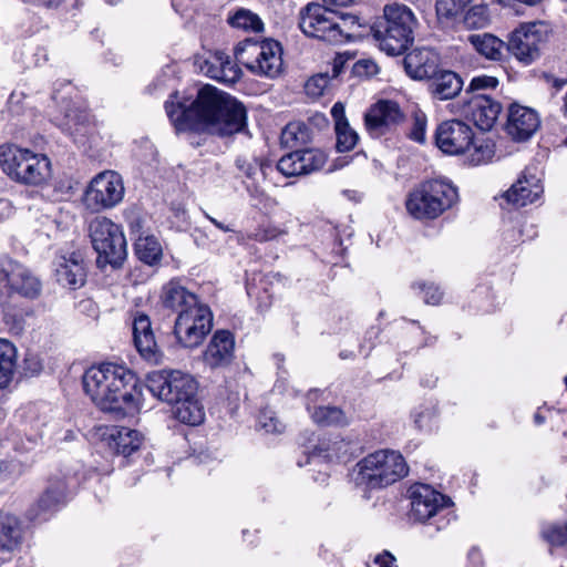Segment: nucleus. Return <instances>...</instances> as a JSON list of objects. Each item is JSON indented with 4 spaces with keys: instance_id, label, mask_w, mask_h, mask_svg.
I'll use <instances>...</instances> for the list:
<instances>
[{
    "instance_id": "obj_7",
    "label": "nucleus",
    "mask_w": 567,
    "mask_h": 567,
    "mask_svg": "<svg viewBox=\"0 0 567 567\" xmlns=\"http://www.w3.org/2000/svg\"><path fill=\"white\" fill-rule=\"evenodd\" d=\"M458 199L457 189L442 179L423 182L405 202L408 213L415 219L431 220L450 209Z\"/></svg>"
},
{
    "instance_id": "obj_21",
    "label": "nucleus",
    "mask_w": 567,
    "mask_h": 567,
    "mask_svg": "<svg viewBox=\"0 0 567 567\" xmlns=\"http://www.w3.org/2000/svg\"><path fill=\"white\" fill-rule=\"evenodd\" d=\"M540 120L537 112L530 107L512 104L508 110L506 132L517 142L529 140L539 128Z\"/></svg>"
},
{
    "instance_id": "obj_63",
    "label": "nucleus",
    "mask_w": 567,
    "mask_h": 567,
    "mask_svg": "<svg viewBox=\"0 0 567 567\" xmlns=\"http://www.w3.org/2000/svg\"><path fill=\"white\" fill-rule=\"evenodd\" d=\"M357 0H323L327 6L347 7L353 4Z\"/></svg>"
},
{
    "instance_id": "obj_24",
    "label": "nucleus",
    "mask_w": 567,
    "mask_h": 567,
    "mask_svg": "<svg viewBox=\"0 0 567 567\" xmlns=\"http://www.w3.org/2000/svg\"><path fill=\"white\" fill-rule=\"evenodd\" d=\"M439 54L427 48L414 49L404 58L406 73L416 80L431 79L439 71Z\"/></svg>"
},
{
    "instance_id": "obj_58",
    "label": "nucleus",
    "mask_w": 567,
    "mask_h": 567,
    "mask_svg": "<svg viewBox=\"0 0 567 567\" xmlns=\"http://www.w3.org/2000/svg\"><path fill=\"white\" fill-rule=\"evenodd\" d=\"M13 206L9 199L0 198V220L8 218L12 213Z\"/></svg>"
},
{
    "instance_id": "obj_64",
    "label": "nucleus",
    "mask_w": 567,
    "mask_h": 567,
    "mask_svg": "<svg viewBox=\"0 0 567 567\" xmlns=\"http://www.w3.org/2000/svg\"><path fill=\"white\" fill-rule=\"evenodd\" d=\"M206 217L213 223L217 228H219L223 231H231V228L224 225L223 223H219L215 218L210 217L209 215H206Z\"/></svg>"
},
{
    "instance_id": "obj_48",
    "label": "nucleus",
    "mask_w": 567,
    "mask_h": 567,
    "mask_svg": "<svg viewBox=\"0 0 567 567\" xmlns=\"http://www.w3.org/2000/svg\"><path fill=\"white\" fill-rule=\"evenodd\" d=\"M353 72L359 76H372L379 72V66L373 60L362 59L354 63Z\"/></svg>"
},
{
    "instance_id": "obj_20",
    "label": "nucleus",
    "mask_w": 567,
    "mask_h": 567,
    "mask_svg": "<svg viewBox=\"0 0 567 567\" xmlns=\"http://www.w3.org/2000/svg\"><path fill=\"white\" fill-rule=\"evenodd\" d=\"M544 188L537 169L527 167L520 174L516 183L507 189L503 197L516 207H523L533 204L540 197Z\"/></svg>"
},
{
    "instance_id": "obj_1",
    "label": "nucleus",
    "mask_w": 567,
    "mask_h": 567,
    "mask_svg": "<svg viewBox=\"0 0 567 567\" xmlns=\"http://www.w3.org/2000/svg\"><path fill=\"white\" fill-rule=\"evenodd\" d=\"M176 99L177 93L172 94L165 110L177 131L226 136L240 132L246 125L244 105L212 85L202 87L189 107Z\"/></svg>"
},
{
    "instance_id": "obj_28",
    "label": "nucleus",
    "mask_w": 567,
    "mask_h": 567,
    "mask_svg": "<svg viewBox=\"0 0 567 567\" xmlns=\"http://www.w3.org/2000/svg\"><path fill=\"white\" fill-rule=\"evenodd\" d=\"M173 414L182 423L197 426L205 419V411L198 401L196 393L184 396L181 401L173 404Z\"/></svg>"
},
{
    "instance_id": "obj_31",
    "label": "nucleus",
    "mask_w": 567,
    "mask_h": 567,
    "mask_svg": "<svg viewBox=\"0 0 567 567\" xmlns=\"http://www.w3.org/2000/svg\"><path fill=\"white\" fill-rule=\"evenodd\" d=\"M470 43L475 50L489 60H499L504 42L489 33L472 34L468 37Z\"/></svg>"
},
{
    "instance_id": "obj_49",
    "label": "nucleus",
    "mask_w": 567,
    "mask_h": 567,
    "mask_svg": "<svg viewBox=\"0 0 567 567\" xmlns=\"http://www.w3.org/2000/svg\"><path fill=\"white\" fill-rule=\"evenodd\" d=\"M497 85H498L497 78L484 74V75L474 76L470 83V89L472 91L495 89Z\"/></svg>"
},
{
    "instance_id": "obj_8",
    "label": "nucleus",
    "mask_w": 567,
    "mask_h": 567,
    "mask_svg": "<svg viewBox=\"0 0 567 567\" xmlns=\"http://www.w3.org/2000/svg\"><path fill=\"white\" fill-rule=\"evenodd\" d=\"M234 54L256 76L276 79L282 72V47L276 40L245 39L235 47Z\"/></svg>"
},
{
    "instance_id": "obj_6",
    "label": "nucleus",
    "mask_w": 567,
    "mask_h": 567,
    "mask_svg": "<svg viewBox=\"0 0 567 567\" xmlns=\"http://www.w3.org/2000/svg\"><path fill=\"white\" fill-rule=\"evenodd\" d=\"M404 457L390 450H380L363 457L355 470L357 485L368 488L386 487L408 475Z\"/></svg>"
},
{
    "instance_id": "obj_26",
    "label": "nucleus",
    "mask_w": 567,
    "mask_h": 567,
    "mask_svg": "<svg viewBox=\"0 0 567 567\" xmlns=\"http://www.w3.org/2000/svg\"><path fill=\"white\" fill-rule=\"evenodd\" d=\"M161 302L164 308L177 312V316L179 312L190 310L202 303L197 296L184 287L177 279H172L163 286Z\"/></svg>"
},
{
    "instance_id": "obj_30",
    "label": "nucleus",
    "mask_w": 567,
    "mask_h": 567,
    "mask_svg": "<svg viewBox=\"0 0 567 567\" xmlns=\"http://www.w3.org/2000/svg\"><path fill=\"white\" fill-rule=\"evenodd\" d=\"M17 370V349L8 340L0 339V389L7 388Z\"/></svg>"
},
{
    "instance_id": "obj_46",
    "label": "nucleus",
    "mask_w": 567,
    "mask_h": 567,
    "mask_svg": "<svg viewBox=\"0 0 567 567\" xmlns=\"http://www.w3.org/2000/svg\"><path fill=\"white\" fill-rule=\"evenodd\" d=\"M59 499L58 497L51 493H45L38 502L37 509L38 512L32 516V518L43 516L45 518V514L53 511L58 506Z\"/></svg>"
},
{
    "instance_id": "obj_33",
    "label": "nucleus",
    "mask_w": 567,
    "mask_h": 567,
    "mask_svg": "<svg viewBox=\"0 0 567 567\" xmlns=\"http://www.w3.org/2000/svg\"><path fill=\"white\" fill-rule=\"evenodd\" d=\"M236 166L252 185H256L265 178L266 168L269 167V164L256 156L243 155L237 157Z\"/></svg>"
},
{
    "instance_id": "obj_42",
    "label": "nucleus",
    "mask_w": 567,
    "mask_h": 567,
    "mask_svg": "<svg viewBox=\"0 0 567 567\" xmlns=\"http://www.w3.org/2000/svg\"><path fill=\"white\" fill-rule=\"evenodd\" d=\"M542 535L551 546H564L567 543V522L560 524H549L542 530Z\"/></svg>"
},
{
    "instance_id": "obj_18",
    "label": "nucleus",
    "mask_w": 567,
    "mask_h": 567,
    "mask_svg": "<svg viewBox=\"0 0 567 567\" xmlns=\"http://www.w3.org/2000/svg\"><path fill=\"white\" fill-rule=\"evenodd\" d=\"M94 435L111 451L123 456L133 454L143 442V436L137 431L115 425H99Z\"/></svg>"
},
{
    "instance_id": "obj_50",
    "label": "nucleus",
    "mask_w": 567,
    "mask_h": 567,
    "mask_svg": "<svg viewBox=\"0 0 567 567\" xmlns=\"http://www.w3.org/2000/svg\"><path fill=\"white\" fill-rule=\"evenodd\" d=\"M341 442H334L332 444V447L329 444H326L324 442L319 444L315 447L313 452L310 455L311 460H315L317 457H324L326 460H332L334 456H338V449L337 445H339Z\"/></svg>"
},
{
    "instance_id": "obj_5",
    "label": "nucleus",
    "mask_w": 567,
    "mask_h": 567,
    "mask_svg": "<svg viewBox=\"0 0 567 567\" xmlns=\"http://www.w3.org/2000/svg\"><path fill=\"white\" fill-rule=\"evenodd\" d=\"M0 167L10 179L27 186H42L52 177L47 155L11 143L0 145Z\"/></svg>"
},
{
    "instance_id": "obj_59",
    "label": "nucleus",
    "mask_w": 567,
    "mask_h": 567,
    "mask_svg": "<svg viewBox=\"0 0 567 567\" xmlns=\"http://www.w3.org/2000/svg\"><path fill=\"white\" fill-rule=\"evenodd\" d=\"M280 233L275 229V228H270V229H265L262 231V234H257V238L259 240H271V239H275Z\"/></svg>"
},
{
    "instance_id": "obj_9",
    "label": "nucleus",
    "mask_w": 567,
    "mask_h": 567,
    "mask_svg": "<svg viewBox=\"0 0 567 567\" xmlns=\"http://www.w3.org/2000/svg\"><path fill=\"white\" fill-rule=\"evenodd\" d=\"M87 233L97 254L99 267L122 266L127 251L126 239L120 225L105 216H95L87 223Z\"/></svg>"
},
{
    "instance_id": "obj_3",
    "label": "nucleus",
    "mask_w": 567,
    "mask_h": 567,
    "mask_svg": "<svg viewBox=\"0 0 567 567\" xmlns=\"http://www.w3.org/2000/svg\"><path fill=\"white\" fill-rule=\"evenodd\" d=\"M298 25L308 38L329 44L351 41L361 27L359 17L332 10L318 2H309L300 9Z\"/></svg>"
},
{
    "instance_id": "obj_56",
    "label": "nucleus",
    "mask_w": 567,
    "mask_h": 567,
    "mask_svg": "<svg viewBox=\"0 0 567 567\" xmlns=\"http://www.w3.org/2000/svg\"><path fill=\"white\" fill-rule=\"evenodd\" d=\"M331 115L334 120V126L342 122H348L344 115V106L341 103H336L331 109Z\"/></svg>"
},
{
    "instance_id": "obj_41",
    "label": "nucleus",
    "mask_w": 567,
    "mask_h": 567,
    "mask_svg": "<svg viewBox=\"0 0 567 567\" xmlns=\"http://www.w3.org/2000/svg\"><path fill=\"white\" fill-rule=\"evenodd\" d=\"M337 135V148L339 152H349L354 148L359 136L357 132L350 127L348 122H342L334 126Z\"/></svg>"
},
{
    "instance_id": "obj_36",
    "label": "nucleus",
    "mask_w": 567,
    "mask_h": 567,
    "mask_svg": "<svg viewBox=\"0 0 567 567\" xmlns=\"http://www.w3.org/2000/svg\"><path fill=\"white\" fill-rule=\"evenodd\" d=\"M473 0H436L435 10L440 19L457 21Z\"/></svg>"
},
{
    "instance_id": "obj_44",
    "label": "nucleus",
    "mask_w": 567,
    "mask_h": 567,
    "mask_svg": "<svg viewBox=\"0 0 567 567\" xmlns=\"http://www.w3.org/2000/svg\"><path fill=\"white\" fill-rule=\"evenodd\" d=\"M330 82V76L327 73H319L311 76L305 84L307 95L311 97H319L323 94Z\"/></svg>"
},
{
    "instance_id": "obj_57",
    "label": "nucleus",
    "mask_w": 567,
    "mask_h": 567,
    "mask_svg": "<svg viewBox=\"0 0 567 567\" xmlns=\"http://www.w3.org/2000/svg\"><path fill=\"white\" fill-rule=\"evenodd\" d=\"M544 79L546 83L554 87L556 91L561 90L567 84V79H559L551 74H544Z\"/></svg>"
},
{
    "instance_id": "obj_29",
    "label": "nucleus",
    "mask_w": 567,
    "mask_h": 567,
    "mask_svg": "<svg viewBox=\"0 0 567 567\" xmlns=\"http://www.w3.org/2000/svg\"><path fill=\"white\" fill-rule=\"evenodd\" d=\"M23 527L20 519L10 513H0V536L2 548L13 550L23 542Z\"/></svg>"
},
{
    "instance_id": "obj_15",
    "label": "nucleus",
    "mask_w": 567,
    "mask_h": 567,
    "mask_svg": "<svg viewBox=\"0 0 567 567\" xmlns=\"http://www.w3.org/2000/svg\"><path fill=\"white\" fill-rule=\"evenodd\" d=\"M0 279L11 290L27 298H35L41 291L40 280L23 265L4 257L0 261Z\"/></svg>"
},
{
    "instance_id": "obj_4",
    "label": "nucleus",
    "mask_w": 567,
    "mask_h": 567,
    "mask_svg": "<svg viewBox=\"0 0 567 567\" xmlns=\"http://www.w3.org/2000/svg\"><path fill=\"white\" fill-rule=\"evenodd\" d=\"M419 20L406 4L392 2L383 8V21L373 28L379 47L389 55L404 53L414 41Z\"/></svg>"
},
{
    "instance_id": "obj_14",
    "label": "nucleus",
    "mask_w": 567,
    "mask_h": 567,
    "mask_svg": "<svg viewBox=\"0 0 567 567\" xmlns=\"http://www.w3.org/2000/svg\"><path fill=\"white\" fill-rule=\"evenodd\" d=\"M543 31L540 23L522 24L508 40V51L522 63L528 65L540 55Z\"/></svg>"
},
{
    "instance_id": "obj_16",
    "label": "nucleus",
    "mask_w": 567,
    "mask_h": 567,
    "mask_svg": "<svg viewBox=\"0 0 567 567\" xmlns=\"http://www.w3.org/2000/svg\"><path fill=\"white\" fill-rule=\"evenodd\" d=\"M405 120V114L395 101L380 100L364 115V124L372 136H381Z\"/></svg>"
},
{
    "instance_id": "obj_25",
    "label": "nucleus",
    "mask_w": 567,
    "mask_h": 567,
    "mask_svg": "<svg viewBox=\"0 0 567 567\" xmlns=\"http://www.w3.org/2000/svg\"><path fill=\"white\" fill-rule=\"evenodd\" d=\"M502 106L487 94H475L468 102L467 116L482 131H488L495 124Z\"/></svg>"
},
{
    "instance_id": "obj_11",
    "label": "nucleus",
    "mask_w": 567,
    "mask_h": 567,
    "mask_svg": "<svg viewBox=\"0 0 567 567\" xmlns=\"http://www.w3.org/2000/svg\"><path fill=\"white\" fill-rule=\"evenodd\" d=\"M147 388L159 400L174 404L184 396L197 393L194 378L179 370L153 371L147 375Z\"/></svg>"
},
{
    "instance_id": "obj_27",
    "label": "nucleus",
    "mask_w": 567,
    "mask_h": 567,
    "mask_svg": "<svg viewBox=\"0 0 567 567\" xmlns=\"http://www.w3.org/2000/svg\"><path fill=\"white\" fill-rule=\"evenodd\" d=\"M463 87L462 79L452 71H437L431 78L430 91L434 97L444 101L455 97Z\"/></svg>"
},
{
    "instance_id": "obj_45",
    "label": "nucleus",
    "mask_w": 567,
    "mask_h": 567,
    "mask_svg": "<svg viewBox=\"0 0 567 567\" xmlns=\"http://www.w3.org/2000/svg\"><path fill=\"white\" fill-rule=\"evenodd\" d=\"M426 116L423 113H415L413 125L409 133L411 140L423 143L425 141Z\"/></svg>"
},
{
    "instance_id": "obj_53",
    "label": "nucleus",
    "mask_w": 567,
    "mask_h": 567,
    "mask_svg": "<svg viewBox=\"0 0 567 567\" xmlns=\"http://www.w3.org/2000/svg\"><path fill=\"white\" fill-rule=\"evenodd\" d=\"M421 289L424 290V301L429 305H437L442 299V292L439 287L434 285H422Z\"/></svg>"
},
{
    "instance_id": "obj_40",
    "label": "nucleus",
    "mask_w": 567,
    "mask_h": 567,
    "mask_svg": "<svg viewBox=\"0 0 567 567\" xmlns=\"http://www.w3.org/2000/svg\"><path fill=\"white\" fill-rule=\"evenodd\" d=\"M466 153H468L470 162L473 165L487 163L494 156V144L489 141L475 140L473 136V144Z\"/></svg>"
},
{
    "instance_id": "obj_43",
    "label": "nucleus",
    "mask_w": 567,
    "mask_h": 567,
    "mask_svg": "<svg viewBox=\"0 0 567 567\" xmlns=\"http://www.w3.org/2000/svg\"><path fill=\"white\" fill-rule=\"evenodd\" d=\"M301 167L298 151L282 156L277 164L278 171L287 177L302 175Z\"/></svg>"
},
{
    "instance_id": "obj_35",
    "label": "nucleus",
    "mask_w": 567,
    "mask_h": 567,
    "mask_svg": "<svg viewBox=\"0 0 567 567\" xmlns=\"http://www.w3.org/2000/svg\"><path fill=\"white\" fill-rule=\"evenodd\" d=\"M312 420L322 426H344L349 420L344 412L337 406H318L311 412Z\"/></svg>"
},
{
    "instance_id": "obj_19",
    "label": "nucleus",
    "mask_w": 567,
    "mask_h": 567,
    "mask_svg": "<svg viewBox=\"0 0 567 567\" xmlns=\"http://www.w3.org/2000/svg\"><path fill=\"white\" fill-rule=\"evenodd\" d=\"M202 73L225 84H234L241 76V70L227 54L220 51L196 59Z\"/></svg>"
},
{
    "instance_id": "obj_60",
    "label": "nucleus",
    "mask_w": 567,
    "mask_h": 567,
    "mask_svg": "<svg viewBox=\"0 0 567 567\" xmlns=\"http://www.w3.org/2000/svg\"><path fill=\"white\" fill-rule=\"evenodd\" d=\"M543 0H498V2L503 6H514L516 2H520V3H525V4H528V6H535L539 2H542Z\"/></svg>"
},
{
    "instance_id": "obj_12",
    "label": "nucleus",
    "mask_w": 567,
    "mask_h": 567,
    "mask_svg": "<svg viewBox=\"0 0 567 567\" xmlns=\"http://www.w3.org/2000/svg\"><path fill=\"white\" fill-rule=\"evenodd\" d=\"M213 327L210 309L200 303L190 310L179 312L175 320L174 334L184 348L199 346Z\"/></svg>"
},
{
    "instance_id": "obj_62",
    "label": "nucleus",
    "mask_w": 567,
    "mask_h": 567,
    "mask_svg": "<svg viewBox=\"0 0 567 567\" xmlns=\"http://www.w3.org/2000/svg\"><path fill=\"white\" fill-rule=\"evenodd\" d=\"M79 307H81L83 311H87L90 313H94L96 310V306L91 299L82 300L79 303Z\"/></svg>"
},
{
    "instance_id": "obj_51",
    "label": "nucleus",
    "mask_w": 567,
    "mask_h": 567,
    "mask_svg": "<svg viewBox=\"0 0 567 567\" xmlns=\"http://www.w3.org/2000/svg\"><path fill=\"white\" fill-rule=\"evenodd\" d=\"M55 274L58 277V281L68 285L71 284V268L68 265V259L65 256H61L58 258L55 264Z\"/></svg>"
},
{
    "instance_id": "obj_22",
    "label": "nucleus",
    "mask_w": 567,
    "mask_h": 567,
    "mask_svg": "<svg viewBox=\"0 0 567 567\" xmlns=\"http://www.w3.org/2000/svg\"><path fill=\"white\" fill-rule=\"evenodd\" d=\"M235 340L229 331H216L203 352V361L210 369L225 368L234 359Z\"/></svg>"
},
{
    "instance_id": "obj_23",
    "label": "nucleus",
    "mask_w": 567,
    "mask_h": 567,
    "mask_svg": "<svg viewBox=\"0 0 567 567\" xmlns=\"http://www.w3.org/2000/svg\"><path fill=\"white\" fill-rule=\"evenodd\" d=\"M133 339L140 354L147 361L158 363L161 352L155 340L150 318L140 313L133 321Z\"/></svg>"
},
{
    "instance_id": "obj_55",
    "label": "nucleus",
    "mask_w": 567,
    "mask_h": 567,
    "mask_svg": "<svg viewBox=\"0 0 567 567\" xmlns=\"http://www.w3.org/2000/svg\"><path fill=\"white\" fill-rule=\"evenodd\" d=\"M373 564L374 567H394V557L389 553H384L378 555Z\"/></svg>"
},
{
    "instance_id": "obj_2",
    "label": "nucleus",
    "mask_w": 567,
    "mask_h": 567,
    "mask_svg": "<svg viewBox=\"0 0 567 567\" xmlns=\"http://www.w3.org/2000/svg\"><path fill=\"white\" fill-rule=\"evenodd\" d=\"M82 384L84 392L102 411L120 415L137 406V380L122 364L104 362L93 365L84 372Z\"/></svg>"
},
{
    "instance_id": "obj_47",
    "label": "nucleus",
    "mask_w": 567,
    "mask_h": 567,
    "mask_svg": "<svg viewBox=\"0 0 567 567\" xmlns=\"http://www.w3.org/2000/svg\"><path fill=\"white\" fill-rule=\"evenodd\" d=\"M258 422L268 433H279L284 430V424L272 413H261Z\"/></svg>"
},
{
    "instance_id": "obj_17",
    "label": "nucleus",
    "mask_w": 567,
    "mask_h": 567,
    "mask_svg": "<svg viewBox=\"0 0 567 567\" xmlns=\"http://www.w3.org/2000/svg\"><path fill=\"white\" fill-rule=\"evenodd\" d=\"M411 517L424 523L436 516L447 506L449 498L426 484H417L410 489Z\"/></svg>"
},
{
    "instance_id": "obj_39",
    "label": "nucleus",
    "mask_w": 567,
    "mask_h": 567,
    "mask_svg": "<svg viewBox=\"0 0 567 567\" xmlns=\"http://www.w3.org/2000/svg\"><path fill=\"white\" fill-rule=\"evenodd\" d=\"M298 153H299L300 165H302V167H301L302 175L311 174L316 171L321 169L327 162L326 154L320 150H313V148L302 150V151H298Z\"/></svg>"
},
{
    "instance_id": "obj_13",
    "label": "nucleus",
    "mask_w": 567,
    "mask_h": 567,
    "mask_svg": "<svg viewBox=\"0 0 567 567\" xmlns=\"http://www.w3.org/2000/svg\"><path fill=\"white\" fill-rule=\"evenodd\" d=\"M474 132L460 120L441 123L435 132V143L445 154L460 155L471 150Z\"/></svg>"
},
{
    "instance_id": "obj_52",
    "label": "nucleus",
    "mask_w": 567,
    "mask_h": 567,
    "mask_svg": "<svg viewBox=\"0 0 567 567\" xmlns=\"http://www.w3.org/2000/svg\"><path fill=\"white\" fill-rule=\"evenodd\" d=\"M86 267L73 260V289L83 287L86 282Z\"/></svg>"
},
{
    "instance_id": "obj_38",
    "label": "nucleus",
    "mask_w": 567,
    "mask_h": 567,
    "mask_svg": "<svg viewBox=\"0 0 567 567\" xmlns=\"http://www.w3.org/2000/svg\"><path fill=\"white\" fill-rule=\"evenodd\" d=\"M457 21L468 29L485 28L489 22L487 8L482 4L468 7Z\"/></svg>"
},
{
    "instance_id": "obj_54",
    "label": "nucleus",
    "mask_w": 567,
    "mask_h": 567,
    "mask_svg": "<svg viewBox=\"0 0 567 567\" xmlns=\"http://www.w3.org/2000/svg\"><path fill=\"white\" fill-rule=\"evenodd\" d=\"M24 369H25V372L29 373L30 375H35L42 371L43 365L37 357L31 355L25 359V368Z\"/></svg>"
},
{
    "instance_id": "obj_32",
    "label": "nucleus",
    "mask_w": 567,
    "mask_h": 567,
    "mask_svg": "<svg viewBox=\"0 0 567 567\" xmlns=\"http://www.w3.org/2000/svg\"><path fill=\"white\" fill-rule=\"evenodd\" d=\"M137 258L146 265L153 266L162 259L163 250L154 236H138L135 243Z\"/></svg>"
},
{
    "instance_id": "obj_37",
    "label": "nucleus",
    "mask_w": 567,
    "mask_h": 567,
    "mask_svg": "<svg viewBox=\"0 0 567 567\" xmlns=\"http://www.w3.org/2000/svg\"><path fill=\"white\" fill-rule=\"evenodd\" d=\"M281 144L286 147H297L302 145L308 140L307 127L299 122L289 123L281 132Z\"/></svg>"
},
{
    "instance_id": "obj_61",
    "label": "nucleus",
    "mask_w": 567,
    "mask_h": 567,
    "mask_svg": "<svg viewBox=\"0 0 567 567\" xmlns=\"http://www.w3.org/2000/svg\"><path fill=\"white\" fill-rule=\"evenodd\" d=\"M343 63L344 61L342 60L341 56H338L333 60L332 62V75L331 78H337L340 73H341V70H342V66H343Z\"/></svg>"
},
{
    "instance_id": "obj_34",
    "label": "nucleus",
    "mask_w": 567,
    "mask_h": 567,
    "mask_svg": "<svg viewBox=\"0 0 567 567\" xmlns=\"http://www.w3.org/2000/svg\"><path fill=\"white\" fill-rule=\"evenodd\" d=\"M227 21L233 28L244 31L260 32L264 30V23L259 16L244 8L229 16Z\"/></svg>"
},
{
    "instance_id": "obj_10",
    "label": "nucleus",
    "mask_w": 567,
    "mask_h": 567,
    "mask_svg": "<svg viewBox=\"0 0 567 567\" xmlns=\"http://www.w3.org/2000/svg\"><path fill=\"white\" fill-rule=\"evenodd\" d=\"M124 183L114 171H104L91 179L81 198L85 209L92 213L111 209L124 197Z\"/></svg>"
}]
</instances>
